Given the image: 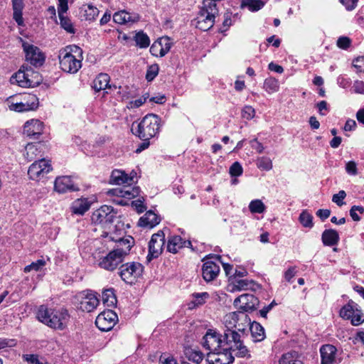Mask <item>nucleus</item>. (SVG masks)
<instances>
[{
  "instance_id": "f704fd0d",
  "label": "nucleus",
  "mask_w": 364,
  "mask_h": 364,
  "mask_svg": "<svg viewBox=\"0 0 364 364\" xmlns=\"http://www.w3.org/2000/svg\"><path fill=\"white\" fill-rule=\"evenodd\" d=\"M102 299L103 304L108 307L114 306L117 301L113 289L104 290L102 294Z\"/></svg>"
},
{
  "instance_id": "6e6552de",
  "label": "nucleus",
  "mask_w": 364,
  "mask_h": 364,
  "mask_svg": "<svg viewBox=\"0 0 364 364\" xmlns=\"http://www.w3.org/2000/svg\"><path fill=\"white\" fill-rule=\"evenodd\" d=\"M339 315L345 320H350L353 326H359L364 322V312L360 306L353 300H349L340 309Z\"/></svg>"
},
{
  "instance_id": "13d9d810",
  "label": "nucleus",
  "mask_w": 364,
  "mask_h": 364,
  "mask_svg": "<svg viewBox=\"0 0 364 364\" xmlns=\"http://www.w3.org/2000/svg\"><path fill=\"white\" fill-rule=\"evenodd\" d=\"M346 171L350 175H352V176L357 175L358 169H357L356 163L353 161H348L346 164Z\"/></svg>"
},
{
  "instance_id": "de8ad7c7",
  "label": "nucleus",
  "mask_w": 364,
  "mask_h": 364,
  "mask_svg": "<svg viewBox=\"0 0 364 364\" xmlns=\"http://www.w3.org/2000/svg\"><path fill=\"white\" fill-rule=\"evenodd\" d=\"M46 262L43 259H40L36 260V262H33L31 264L27 265L24 267V272H30L31 271H39L41 270L45 265Z\"/></svg>"
},
{
  "instance_id": "c9c22d12",
  "label": "nucleus",
  "mask_w": 364,
  "mask_h": 364,
  "mask_svg": "<svg viewBox=\"0 0 364 364\" xmlns=\"http://www.w3.org/2000/svg\"><path fill=\"white\" fill-rule=\"evenodd\" d=\"M72 212L77 215H83L90 208V205L86 200H77L75 201L71 207Z\"/></svg>"
},
{
  "instance_id": "338daca9",
  "label": "nucleus",
  "mask_w": 364,
  "mask_h": 364,
  "mask_svg": "<svg viewBox=\"0 0 364 364\" xmlns=\"http://www.w3.org/2000/svg\"><path fill=\"white\" fill-rule=\"evenodd\" d=\"M316 215L322 221H324L328 218H329L331 215V210L329 209H319L316 211Z\"/></svg>"
},
{
  "instance_id": "09e8293b",
  "label": "nucleus",
  "mask_w": 364,
  "mask_h": 364,
  "mask_svg": "<svg viewBox=\"0 0 364 364\" xmlns=\"http://www.w3.org/2000/svg\"><path fill=\"white\" fill-rule=\"evenodd\" d=\"M159 65L155 63L149 65L146 73V80L148 82L152 81L159 74Z\"/></svg>"
},
{
  "instance_id": "412c9836",
  "label": "nucleus",
  "mask_w": 364,
  "mask_h": 364,
  "mask_svg": "<svg viewBox=\"0 0 364 364\" xmlns=\"http://www.w3.org/2000/svg\"><path fill=\"white\" fill-rule=\"evenodd\" d=\"M220 266L213 261H205L202 267V276L207 282L215 280L220 273Z\"/></svg>"
},
{
  "instance_id": "1a4fd4ad",
  "label": "nucleus",
  "mask_w": 364,
  "mask_h": 364,
  "mask_svg": "<svg viewBox=\"0 0 364 364\" xmlns=\"http://www.w3.org/2000/svg\"><path fill=\"white\" fill-rule=\"evenodd\" d=\"M224 319L226 328L236 329L244 334H246L247 328L251 323L250 317L244 311L231 312L227 314Z\"/></svg>"
},
{
  "instance_id": "3c124183",
  "label": "nucleus",
  "mask_w": 364,
  "mask_h": 364,
  "mask_svg": "<svg viewBox=\"0 0 364 364\" xmlns=\"http://www.w3.org/2000/svg\"><path fill=\"white\" fill-rule=\"evenodd\" d=\"M243 169L241 164L235 161L230 167L229 173L231 176H240L242 174Z\"/></svg>"
},
{
  "instance_id": "6e6d98bb",
  "label": "nucleus",
  "mask_w": 364,
  "mask_h": 364,
  "mask_svg": "<svg viewBox=\"0 0 364 364\" xmlns=\"http://www.w3.org/2000/svg\"><path fill=\"white\" fill-rule=\"evenodd\" d=\"M255 114V110L251 106H245L242 111V117L247 120L252 119Z\"/></svg>"
},
{
  "instance_id": "423d86ee",
  "label": "nucleus",
  "mask_w": 364,
  "mask_h": 364,
  "mask_svg": "<svg viewBox=\"0 0 364 364\" xmlns=\"http://www.w3.org/2000/svg\"><path fill=\"white\" fill-rule=\"evenodd\" d=\"M218 14V9L215 5H212L211 2L207 4L203 1V6L194 19L196 28L203 31L209 30L213 26Z\"/></svg>"
},
{
  "instance_id": "c03bdc74",
  "label": "nucleus",
  "mask_w": 364,
  "mask_h": 364,
  "mask_svg": "<svg viewBox=\"0 0 364 364\" xmlns=\"http://www.w3.org/2000/svg\"><path fill=\"white\" fill-rule=\"evenodd\" d=\"M113 21L119 24H123L127 22L133 21L131 18L130 14L125 11H120L114 13L113 15Z\"/></svg>"
},
{
  "instance_id": "b1692460",
  "label": "nucleus",
  "mask_w": 364,
  "mask_h": 364,
  "mask_svg": "<svg viewBox=\"0 0 364 364\" xmlns=\"http://www.w3.org/2000/svg\"><path fill=\"white\" fill-rule=\"evenodd\" d=\"M109 193L118 197L131 199L139 195L140 189L138 186H124L123 188L110 190Z\"/></svg>"
},
{
  "instance_id": "a18cd8bd",
  "label": "nucleus",
  "mask_w": 364,
  "mask_h": 364,
  "mask_svg": "<svg viewBox=\"0 0 364 364\" xmlns=\"http://www.w3.org/2000/svg\"><path fill=\"white\" fill-rule=\"evenodd\" d=\"M249 209L252 213H262L265 211V205L261 200L255 199L249 204Z\"/></svg>"
},
{
  "instance_id": "a878e982",
  "label": "nucleus",
  "mask_w": 364,
  "mask_h": 364,
  "mask_svg": "<svg viewBox=\"0 0 364 364\" xmlns=\"http://www.w3.org/2000/svg\"><path fill=\"white\" fill-rule=\"evenodd\" d=\"M160 222L159 216L153 211H147L138 222V225L146 228H152Z\"/></svg>"
},
{
  "instance_id": "49530a36",
  "label": "nucleus",
  "mask_w": 364,
  "mask_h": 364,
  "mask_svg": "<svg viewBox=\"0 0 364 364\" xmlns=\"http://www.w3.org/2000/svg\"><path fill=\"white\" fill-rule=\"evenodd\" d=\"M257 166L259 169L269 171L272 168V162L269 157L262 156L257 159Z\"/></svg>"
},
{
  "instance_id": "8fccbe9b",
  "label": "nucleus",
  "mask_w": 364,
  "mask_h": 364,
  "mask_svg": "<svg viewBox=\"0 0 364 364\" xmlns=\"http://www.w3.org/2000/svg\"><path fill=\"white\" fill-rule=\"evenodd\" d=\"M60 24L69 33H75V28H73L71 20L66 16L59 17Z\"/></svg>"
},
{
  "instance_id": "aec40b11",
  "label": "nucleus",
  "mask_w": 364,
  "mask_h": 364,
  "mask_svg": "<svg viewBox=\"0 0 364 364\" xmlns=\"http://www.w3.org/2000/svg\"><path fill=\"white\" fill-rule=\"evenodd\" d=\"M259 304V299L251 294H242L234 301V305L238 306L244 312L255 310Z\"/></svg>"
},
{
  "instance_id": "9d476101",
  "label": "nucleus",
  "mask_w": 364,
  "mask_h": 364,
  "mask_svg": "<svg viewBox=\"0 0 364 364\" xmlns=\"http://www.w3.org/2000/svg\"><path fill=\"white\" fill-rule=\"evenodd\" d=\"M22 41V48L25 53L26 60L36 67L41 66L45 61V55L37 46L26 41Z\"/></svg>"
},
{
  "instance_id": "dca6fc26",
  "label": "nucleus",
  "mask_w": 364,
  "mask_h": 364,
  "mask_svg": "<svg viewBox=\"0 0 364 364\" xmlns=\"http://www.w3.org/2000/svg\"><path fill=\"white\" fill-rule=\"evenodd\" d=\"M118 320L117 314L112 310H106L100 313L96 318L95 325L102 331L111 330Z\"/></svg>"
},
{
  "instance_id": "bf43d9fd",
  "label": "nucleus",
  "mask_w": 364,
  "mask_h": 364,
  "mask_svg": "<svg viewBox=\"0 0 364 364\" xmlns=\"http://www.w3.org/2000/svg\"><path fill=\"white\" fill-rule=\"evenodd\" d=\"M347 11H353L357 6L358 0H339Z\"/></svg>"
},
{
  "instance_id": "f257e3e1",
  "label": "nucleus",
  "mask_w": 364,
  "mask_h": 364,
  "mask_svg": "<svg viewBox=\"0 0 364 364\" xmlns=\"http://www.w3.org/2000/svg\"><path fill=\"white\" fill-rule=\"evenodd\" d=\"M37 316L42 323L58 330L65 329L70 319V314L67 309H54L44 305L39 307Z\"/></svg>"
},
{
  "instance_id": "e433bc0d",
  "label": "nucleus",
  "mask_w": 364,
  "mask_h": 364,
  "mask_svg": "<svg viewBox=\"0 0 364 364\" xmlns=\"http://www.w3.org/2000/svg\"><path fill=\"white\" fill-rule=\"evenodd\" d=\"M184 355L190 361L196 363H200L203 358V353L200 351L194 350L190 347L185 348Z\"/></svg>"
},
{
  "instance_id": "ea45409f",
  "label": "nucleus",
  "mask_w": 364,
  "mask_h": 364,
  "mask_svg": "<svg viewBox=\"0 0 364 364\" xmlns=\"http://www.w3.org/2000/svg\"><path fill=\"white\" fill-rule=\"evenodd\" d=\"M82 11H83V16L87 21H94L99 14L97 8L92 5H85Z\"/></svg>"
},
{
  "instance_id": "6ab92c4d",
  "label": "nucleus",
  "mask_w": 364,
  "mask_h": 364,
  "mask_svg": "<svg viewBox=\"0 0 364 364\" xmlns=\"http://www.w3.org/2000/svg\"><path fill=\"white\" fill-rule=\"evenodd\" d=\"M232 352L222 348L215 352H209L207 353L206 361L209 364H231L235 360Z\"/></svg>"
},
{
  "instance_id": "69168bd1",
  "label": "nucleus",
  "mask_w": 364,
  "mask_h": 364,
  "mask_svg": "<svg viewBox=\"0 0 364 364\" xmlns=\"http://www.w3.org/2000/svg\"><path fill=\"white\" fill-rule=\"evenodd\" d=\"M353 88L355 93L364 94V82L361 80H355Z\"/></svg>"
},
{
  "instance_id": "bb28decb",
  "label": "nucleus",
  "mask_w": 364,
  "mask_h": 364,
  "mask_svg": "<svg viewBox=\"0 0 364 364\" xmlns=\"http://www.w3.org/2000/svg\"><path fill=\"white\" fill-rule=\"evenodd\" d=\"M133 177L129 176L124 171L114 170L110 176L109 183L116 185L131 184Z\"/></svg>"
},
{
  "instance_id": "680f3d73",
  "label": "nucleus",
  "mask_w": 364,
  "mask_h": 364,
  "mask_svg": "<svg viewBox=\"0 0 364 364\" xmlns=\"http://www.w3.org/2000/svg\"><path fill=\"white\" fill-rule=\"evenodd\" d=\"M252 282H249L246 279H240L237 281L235 287L239 290H246L250 288L251 284H252Z\"/></svg>"
},
{
  "instance_id": "58836bf2",
  "label": "nucleus",
  "mask_w": 364,
  "mask_h": 364,
  "mask_svg": "<svg viewBox=\"0 0 364 364\" xmlns=\"http://www.w3.org/2000/svg\"><path fill=\"white\" fill-rule=\"evenodd\" d=\"M263 87L269 94L276 92L279 88V81L274 77H268L264 80Z\"/></svg>"
},
{
  "instance_id": "9b49d317",
  "label": "nucleus",
  "mask_w": 364,
  "mask_h": 364,
  "mask_svg": "<svg viewBox=\"0 0 364 364\" xmlns=\"http://www.w3.org/2000/svg\"><path fill=\"white\" fill-rule=\"evenodd\" d=\"M319 352L321 355V364H340L343 360L341 357L342 351L339 352L333 345H322Z\"/></svg>"
},
{
  "instance_id": "e2e57ef3",
  "label": "nucleus",
  "mask_w": 364,
  "mask_h": 364,
  "mask_svg": "<svg viewBox=\"0 0 364 364\" xmlns=\"http://www.w3.org/2000/svg\"><path fill=\"white\" fill-rule=\"evenodd\" d=\"M353 66L357 69V72H364V56L358 57L353 61Z\"/></svg>"
},
{
  "instance_id": "f03ea898",
  "label": "nucleus",
  "mask_w": 364,
  "mask_h": 364,
  "mask_svg": "<svg viewBox=\"0 0 364 364\" xmlns=\"http://www.w3.org/2000/svg\"><path fill=\"white\" fill-rule=\"evenodd\" d=\"M58 58L60 67L65 73H76L82 67V50L75 45L60 50Z\"/></svg>"
},
{
  "instance_id": "4d7b16f0",
  "label": "nucleus",
  "mask_w": 364,
  "mask_h": 364,
  "mask_svg": "<svg viewBox=\"0 0 364 364\" xmlns=\"http://www.w3.org/2000/svg\"><path fill=\"white\" fill-rule=\"evenodd\" d=\"M351 41L348 37L341 36L337 40V46L338 48L342 49H347L350 47Z\"/></svg>"
},
{
  "instance_id": "a211bd4d",
  "label": "nucleus",
  "mask_w": 364,
  "mask_h": 364,
  "mask_svg": "<svg viewBox=\"0 0 364 364\" xmlns=\"http://www.w3.org/2000/svg\"><path fill=\"white\" fill-rule=\"evenodd\" d=\"M38 105V100L35 95H26L23 97V101L12 102L9 105L11 110L22 112L30 110H33L37 108Z\"/></svg>"
},
{
  "instance_id": "052dcab7",
  "label": "nucleus",
  "mask_w": 364,
  "mask_h": 364,
  "mask_svg": "<svg viewBox=\"0 0 364 364\" xmlns=\"http://www.w3.org/2000/svg\"><path fill=\"white\" fill-rule=\"evenodd\" d=\"M23 358L29 364H47L41 361L36 355H24Z\"/></svg>"
},
{
  "instance_id": "20e7f679",
  "label": "nucleus",
  "mask_w": 364,
  "mask_h": 364,
  "mask_svg": "<svg viewBox=\"0 0 364 364\" xmlns=\"http://www.w3.org/2000/svg\"><path fill=\"white\" fill-rule=\"evenodd\" d=\"M245 335L236 329L226 328L223 334V349L235 352L237 357L250 358V352L243 342Z\"/></svg>"
},
{
  "instance_id": "2f4dec72",
  "label": "nucleus",
  "mask_w": 364,
  "mask_h": 364,
  "mask_svg": "<svg viewBox=\"0 0 364 364\" xmlns=\"http://www.w3.org/2000/svg\"><path fill=\"white\" fill-rule=\"evenodd\" d=\"M249 329L255 342H260L265 338L264 329L260 323L254 321L250 323Z\"/></svg>"
},
{
  "instance_id": "5701e85b",
  "label": "nucleus",
  "mask_w": 364,
  "mask_h": 364,
  "mask_svg": "<svg viewBox=\"0 0 364 364\" xmlns=\"http://www.w3.org/2000/svg\"><path fill=\"white\" fill-rule=\"evenodd\" d=\"M54 189L55 191L63 193L68 191H76L75 185L70 176H63L57 177L54 183Z\"/></svg>"
},
{
  "instance_id": "603ef678",
  "label": "nucleus",
  "mask_w": 364,
  "mask_h": 364,
  "mask_svg": "<svg viewBox=\"0 0 364 364\" xmlns=\"http://www.w3.org/2000/svg\"><path fill=\"white\" fill-rule=\"evenodd\" d=\"M160 45L161 48L159 51V55L161 57L164 56L171 49V43L169 42L168 38H162L160 41Z\"/></svg>"
},
{
  "instance_id": "c85d7f7f",
  "label": "nucleus",
  "mask_w": 364,
  "mask_h": 364,
  "mask_svg": "<svg viewBox=\"0 0 364 364\" xmlns=\"http://www.w3.org/2000/svg\"><path fill=\"white\" fill-rule=\"evenodd\" d=\"M321 240L325 246H333L339 241V235L333 229L325 230L321 235Z\"/></svg>"
},
{
  "instance_id": "864d4df0",
  "label": "nucleus",
  "mask_w": 364,
  "mask_h": 364,
  "mask_svg": "<svg viewBox=\"0 0 364 364\" xmlns=\"http://www.w3.org/2000/svg\"><path fill=\"white\" fill-rule=\"evenodd\" d=\"M279 364H304L301 360L294 359L290 354L283 355L279 360Z\"/></svg>"
},
{
  "instance_id": "37998d69",
  "label": "nucleus",
  "mask_w": 364,
  "mask_h": 364,
  "mask_svg": "<svg viewBox=\"0 0 364 364\" xmlns=\"http://www.w3.org/2000/svg\"><path fill=\"white\" fill-rule=\"evenodd\" d=\"M134 41L136 42V46L141 48H147L150 44V40L149 36L143 31H139L136 33L134 36Z\"/></svg>"
},
{
  "instance_id": "0eeeda50",
  "label": "nucleus",
  "mask_w": 364,
  "mask_h": 364,
  "mask_svg": "<svg viewBox=\"0 0 364 364\" xmlns=\"http://www.w3.org/2000/svg\"><path fill=\"white\" fill-rule=\"evenodd\" d=\"M144 266L137 262H130L122 264L119 267L118 274L128 284H135L142 275Z\"/></svg>"
},
{
  "instance_id": "0e129e2a",
  "label": "nucleus",
  "mask_w": 364,
  "mask_h": 364,
  "mask_svg": "<svg viewBox=\"0 0 364 364\" xmlns=\"http://www.w3.org/2000/svg\"><path fill=\"white\" fill-rule=\"evenodd\" d=\"M316 107L318 108V113L324 116L329 111V108L328 107V103L326 101L322 100L316 105Z\"/></svg>"
},
{
  "instance_id": "7c9ffc66",
  "label": "nucleus",
  "mask_w": 364,
  "mask_h": 364,
  "mask_svg": "<svg viewBox=\"0 0 364 364\" xmlns=\"http://www.w3.org/2000/svg\"><path fill=\"white\" fill-rule=\"evenodd\" d=\"M110 77L106 73L99 74L92 82V87L96 92H99L107 88H112L109 85Z\"/></svg>"
},
{
  "instance_id": "774afa93",
  "label": "nucleus",
  "mask_w": 364,
  "mask_h": 364,
  "mask_svg": "<svg viewBox=\"0 0 364 364\" xmlns=\"http://www.w3.org/2000/svg\"><path fill=\"white\" fill-rule=\"evenodd\" d=\"M250 144L252 148L255 149L259 154L262 153L264 149L263 145L257 140V138L251 140Z\"/></svg>"
},
{
  "instance_id": "473e14b6",
  "label": "nucleus",
  "mask_w": 364,
  "mask_h": 364,
  "mask_svg": "<svg viewBox=\"0 0 364 364\" xmlns=\"http://www.w3.org/2000/svg\"><path fill=\"white\" fill-rule=\"evenodd\" d=\"M134 238L131 236H128L125 238H121L117 241L115 247L112 249V250H122L125 251L126 250V256H127L129 254L131 248L134 245Z\"/></svg>"
},
{
  "instance_id": "2eb2a0df",
  "label": "nucleus",
  "mask_w": 364,
  "mask_h": 364,
  "mask_svg": "<svg viewBox=\"0 0 364 364\" xmlns=\"http://www.w3.org/2000/svg\"><path fill=\"white\" fill-rule=\"evenodd\" d=\"M116 214L112 206L102 205L93 212L91 219L95 224H111L116 218Z\"/></svg>"
},
{
  "instance_id": "cd10ccee",
  "label": "nucleus",
  "mask_w": 364,
  "mask_h": 364,
  "mask_svg": "<svg viewBox=\"0 0 364 364\" xmlns=\"http://www.w3.org/2000/svg\"><path fill=\"white\" fill-rule=\"evenodd\" d=\"M13 9V18L18 26H24L23 18V9L24 8L23 0H11Z\"/></svg>"
},
{
  "instance_id": "a19ab883",
  "label": "nucleus",
  "mask_w": 364,
  "mask_h": 364,
  "mask_svg": "<svg viewBox=\"0 0 364 364\" xmlns=\"http://www.w3.org/2000/svg\"><path fill=\"white\" fill-rule=\"evenodd\" d=\"M313 216L306 210H303L299 217V221L303 227L312 228L314 226Z\"/></svg>"
},
{
  "instance_id": "39448f33",
  "label": "nucleus",
  "mask_w": 364,
  "mask_h": 364,
  "mask_svg": "<svg viewBox=\"0 0 364 364\" xmlns=\"http://www.w3.org/2000/svg\"><path fill=\"white\" fill-rule=\"evenodd\" d=\"M126 250H110L104 253L96 250L93 257L99 267L109 272H113L122 263L126 257Z\"/></svg>"
},
{
  "instance_id": "7ed1b4c3",
  "label": "nucleus",
  "mask_w": 364,
  "mask_h": 364,
  "mask_svg": "<svg viewBox=\"0 0 364 364\" xmlns=\"http://www.w3.org/2000/svg\"><path fill=\"white\" fill-rule=\"evenodd\" d=\"M161 118L154 114H146L140 122H134L132 132L141 140L150 139L159 132Z\"/></svg>"
},
{
  "instance_id": "f3484780",
  "label": "nucleus",
  "mask_w": 364,
  "mask_h": 364,
  "mask_svg": "<svg viewBox=\"0 0 364 364\" xmlns=\"http://www.w3.org/2000/svg\"><path fill=\"white\" fill-rule=\"evenodd\" d=\"M80 299L78 308L82 311L91 312L94 311L99 304V299L96 294L92 291H83L78 295Z\"/></svg>"
},
{
  "instance_id": "f8f14e48",
  "label": "nucleus",
  "mask_w": 364,
  "mask_h": 364,
  "mask_svg": "<svg viewBox=\"0 0 364 364\" xmlns=\"http://www.w3.org/2000/svg\"><path fill=\"white\" fill-rule=\"evenodd\" d=\"M164 244L165 233L163 230H159L156 233L152 235L149 242V253L146 256L148 262L159 257L163 251Z\"/></svg>"
},
{
  "instance_id": "4c0bfd02",
  "label": "nucleus",
  "mask_w": 364,
  "mask_h": 364,
  "mask_svg": "<svg viewBox=\"0 0 364 364\" xmlns=\"http://www.w3.org/2000/svg\"><path fill=\"white\" fill-rule=\"evenodd\" d=\"M264 6L261 0H242L241 7H247L250 11H257Z\"/></svg>"
},
{
  "instance_id": "ddd939ff",
  "label": "nucleus",
  "mask_w": 364,
  "mask_h": 364,
  "mask_svg": "<svg viewBox=\"0 0 364 364\" xmlns=\"http://www.w3.org/2000/svg\"><path fill=\"white\" fill-rule=\"evenodd\" d=\"M52 170L50 161L45 159L33 162L28 170V175L31 180L39 181Z\"/></svg>"
},
{
  "instance_id": "79ce46f5",
  "label": "nucleus",
  "mask_w": 364,
  "mask_h": 364,
  "mask_svg": "<svg viewBox=\"0 0 364 364\" xmlns=\"http://www.w3.org/2000/svg\"><path fill=\"white\" fill-rule=\"evenodd\" d=\"M28 87H34L41 84L42 81V77L38 72L33 70V69L28 67Z\"/></svg>"
},
{
  "instance_id": "5fc2aeb1",
  "label": "nucleus",
  "mask_w": 364,
  "mask_h": 364,
  "mask_svg": "<svg viewBox=\"0 0 364 364\" xmlns=\"http://www.w3.org/2000/svg\"><path fill=\"white\" fill-rule=\"evenodd\" d=\"M346 197V193L344 191H340L338 193L334 194L332 198V201L338 206H342L344 204L343 199Z\"/></svg>"
},
{
  "instance_id": "72a5a7b5",
  "label": "nucleus",
  "mask_w": 364,
  "mask_h": 364,
  "mask_svg": "<svg viewBox=\"0 0 364 364\" xmlns=\"http://www.w3.org/2000/svg\"><path fill=\"white\" fill-rule=\"evenodd\" d=\"M193 300L188 303V309H193L205 304V300L209 297L208 292L194 293L192 294Z\"/></svg>"
},
{
  "instance_id": "4468645a",
  "label": "nucleus",
  "mask_w": 364,
  "mask_h": 364,
  "mask_svg": "<svg viewBox=\"0 0 364 364\" xmlns=\"http://www.w3.org/2000/svg\"><path fill=\"white\" fill-rule=\"evenodd\" d=\"M202 344L209 352L223 349V334H220L214 329H208L203 338Z\"/></svg>"
},
{
  "instance_id": "c756f323",
  "label": "nucleus",
  "mask_w": 364,
  "mask_h": 364,
  "mask_svg": "<svg viewBox=\"0 0 364 364\" xmlns=\"http://www.w3.org/2000/svg\"><path fill=\"white\" fill-rule=\"evenodd\" d=\"M184 246L183 239L179 235H171L167 240V250L173 254L177 253Z\"/></svg>"
},
{
  "instance_id": "4be33fe9",
  "label": "nucleus",
  "mask_w": 364,
  "mask_h": 364,
  "mask_svg": "<svg viewBox=\"0 0 364 364\" xmlns=\"http://www.w3.org/2000/svg\"><path fill=\"white\" fill-rule=\"evenodd\" d=\"M43 123L38 119L27 121L23 127V134L33 139H38L43 132Z\"/></svg>"
},
{
  "instance_id": "393cba45",
  "label": "nucleus",
  "mask_w": 364,
  "mask_h": 364,
  "mask_svg": "<svg viewBox=\"0 0 364 364\" xmlns=\"http://www.w3.org/2000/svg\"><path fill=\"white\" fill-rule=\"evenodd\" d=\"M28 67L22 65L19 70L14 73L10 78L13 85H17L22 87H28Z\"/></svg>"
}]
</instances>
